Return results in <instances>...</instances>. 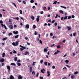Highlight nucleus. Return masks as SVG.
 Here are the masks:
<instances>
[{
  "label": "nucleus",
  "instance_id": "obj_37",
  "mask_svg": "<svg viewBox=\"0 0 79 79\" xmlns=\"http://www.w3.org/2000/svg\"><path fill=\"white\" fill-rule=\"evenodd\" d=\"M13 51H14L13 53H17V52L16 51H15V50H13Z\"/></svg>",
  "mask_w": 79,
  "mask_h": 79
},
{
  "label": "nucleus",
  "instance_id": "obj_51",
  "mask_svg": "<svg viewBox=\"0 0 79 79\" xmlns=\"http://www.w3.org/2000/svg\"><path fill=\"white\" fill-rule=\"evenodd\" d=\"M76 35V33H74L73 34V36H74V37H75Z\"/></svg>",
  "mask_w": 79,
  "mask_h": 79
},
{
  "label": "nucleus",
  "instance_id": "obj_6",
  "mask_svg": "<svg viewBox=\"0 0 79 79\" xmlns=\"http://www.w3.org/2000/svg\"><path fill=\"white\" fill-rule=\"evenodd\" d=\"M67 28L68 29V31H70V30H71V28L69 27H68V26H67Z\"/></svg>",
  "mask_w": 79,
  "mask_h": 79
},
{
  "label": "nucleus",
  "instance_id": "obj_3",
  "mask_svg": "<svg viewBox=\"0 0 79 79\" xmlns=\"http://www.w3.org/2000/svg\"><path fill=\"white\" fill-rule=\"evenodd\" d=\"M7 69H8V72H10V66L9 65H7Z\"/></svg>",
  "mask_w": 79,
  "mask_h": 79
},
{
  "label": "nucleus",
  "instance_id": "obj_35",
  "mask_svg": "<svg viewBox=\"0 0 79 79\" xmlns=\"http://www.w3.org/2000/svg\"><path fill=\"white\" fill-rule=\"evenodd\" d=\"M71 16H69L68 17V19H71Z\"/></svg>",
  "mask_w": 79,
  "mask_h": 79
},
{
  "label": "nucleus",
  "instance_id": "obj_61",
  "mask_svg": "<svg viewBox=\"0 0 79 79\" xmlns=\"http://www.w3.org/2000/svg\"><path fill=\"white\" fill-rule=\"evenodd\" d=\"M0 17H1V18H2V14L1 13H0Z\"/></svg>",
  "mask_w": 79,
  "mask_h": 79
},
{
  "label": "nucleus",
  "instance_id": "obj_62",
  "mask_svg": "<svg viewBox=\"0 0 79 79\" xmlns=\"http://www.w3.org/2000/svg\"><path fill=\"white\" fill-rule=\"evenodd\" d=\"M15 19H17V20H19V18L18 17H17L16 18H15Z\"/></svg>",
  "mask_w": 79,
  "mask_h": 79
},
{
  "label": "nucleus",
  "instance_id": "obj_27",
  "mask_svg": "<svg viewBox=\"0 0 79 79\" xmlns=\"http://www.w3.org/2000/svg\"><path fill=\"white\" fill-rule=\"evenodd\" d=\"M30 2L31 3H34V0H31L30 1Z\"/></svg>",
  "mask_w": 79,
  "mask_h": 79
},
{
  "label": "nucleus",
  "instance_id": "obj_14",
  "mask_svg": "<svg viewBox=\"0 0 79 79\" xmlns=\"http://www.w3.org/2000/svg\"><path fill=\"white\" fill-rule=\"evenodd\" d=\"M44 52H47L48 51V49L46 48H45L44 49Z\"/></svg>",
  "mask_w": 79,
  "mask_h": 79
},
{
  "label": "nucleus",
  "instance_id": "obj_13",
  "mask_svg": "<svg viewBox=\"0 0 79 79\" xmlns=\"http://www.w3.org/2000/svg\"><path fill=\"white\" fill-rule=\"evenodd\" d=\"M9 28L11 29H13V26H12L11 25H9Z\"/></svg>",
  "mask_w": 79,
  "mask_h": 79
},
{
  "label": "nucleus",
  "instance_id": "obj_32",
  "mask_svg": "<svg viewBox=\"0 0 79 79\" xmlns=\"http://www.w3.org/2000/svg\"><path fill=\"white\" fill-rule=\"evenodd\" d=\"M32 74H34V75H35V72L34 71H33L32 72Z\"/></svg>",
  "mask_w": 79,
  "mask_h": 79
},
{
  "label": "nucleus",
  "instance_id": "obj_18",
  "mask_svg": "<svg viewBox=\"0 0 79 79\" xmlns=\"http://www.w3.org/2000/svg\"><path fill=\"white\" fill-rule=\"evenodd\" d=\"M17 59H18V58L16 57H15L14 58V61H17Z\"/></svg>",
  "mask_w": 79,
  "mask_h": 79
},
{
  "label": "nucleus",
  "instance_id": "obj_5",
  "mask_svg": "<svg viewBox=\"0 0 79 79\" xmlns=\"http://www.w3.org/2000/svg\"><path fill=\"white\" fill-rule=\"evenodd\" d=\"M5 61V60H4V58H2V59L0 60V62L1 63H3Z\"/></svg>",
  "mask_w": 79,
  "mask_h": 79
},
{
  "label": "nucleus",
  "instance_id": "obj_52",
  "mask_svg": "<svg viewBox=\"0 0 79 79\" xmlns=\"http://www.w3.org/2000/svg\"><path fill=\"white\" fill-rule=\"evenodd\" d=\"M57 48H60V46L58 45L57 46Z\"/></svg>",
  "mask_w": 79,
  "mask_h": 79
},
{
  "label": "nucleus",
  "instance_id": "obj_57",
  "mask_svg": "<svg viewBox=\"0 0 79 79\" xmlns=\"http://www.w3.org/2000/svg\"><path fill=\"white\" fill-rule=\"evenodd\" d=\"M58 52H55L54 53V55H56V54H58Z\"/></svg>",
  "mask_w": 79,
  "mask_h": 79
},
{
  "label": "nucleus",
  "instance_id": "obj_8",
  "mask_svg": "<svg viewBox=\"0 0 79 79\" xmlns=\"http://www.w3.org/2000/svg\"><path fill=\"white\" fill-rule=\"evenodd\" d=\"M47 73L48 74L47 76L48 77H49V76H50V72L48 71L47 72Z\"/></svg>",
  "mask_w": 79,
  "mask_h": 79
},
{
  "label": "nucleus",
  "instance_id": "obj_21",
  "mask_svg": "<svg viewBox=\"0 0 79 79\" xmlns=\"http://www.w3.org/2000/svg\"><path fill=\"white\" fill-rule=\"evenodd\" d=\"M17 65L18 66H20L21 65V64L20 63H17Z\"/></svg>",
  "mask_w": 79,
  "mask_h": 79
},
{
  "label": "nucleus",
  "instance_id": "obj_25",
  "mask_svg": "<svg viewBox=\"0 0 79 79\" xmlns=\"http://www.w3.org/2000/svg\"><path fill=\"white\" fill-rule=\"evenodd\" d=\"M18 37H19V35H17L15 36V39H17L18 38Z\"/></svg>",
  "mask_w": 79,
  "mask_h": 79
},
{
  "label": "nucleus",
  "instance_id": "obj_30",
  "mask_svg": "<svg viewBox=\"0 0 79 79\" xmlns=\"http://www.w3.org/2000/svg\"><path fill=\"white\" fill-rule=\"evenodd\" d=\"M56 3H57V1H55L54 3H53V4H56Z\"/></svg>",
  "mask_w": 79,
  "mask_h": 79
},
{
  "label": "nucleus",
  "instance_id": "obj_23",
  "mask_svg": "<svg viewBox=\"0 0 79 79\" xmlns=\"http://www.w3.org/2000/svg\"><path fill=\"white\" fill-rule=\"evenodd\" d=\"M65 62L66 63V64H68L69 63V60H66Z\"/></svg>",
  "mask_w": 79,
  "mask_h": 79
},
{
  "label": "nucleus",
  "instance_id": "obj_42",
  "mask_svg": "<svg viewBox=\"0 0 79 79\" xmlns=\"http://www.w3.org/2000/svg\"><path fill=\"white\" fill-rule=\"evenodd\" d=\"M40 44H42V40H40Z\"/></svg>",
  "mask_w": 79,
  "mask_h": 79
},
{
  "label": "nucleus",
  "instance_id": "obj_55",
  "mask_svg": "<svg viewBox=\"0 0 79 79\" xmlns=\"http://www.w3.org/2000/svg\"><path fill=\"white\" fill-rule=\"evenodd\" d=\"M34 34H35V35H36L37 34V32L35 31V32Z\"/></svg>",
  "mask_w": 79,
  "mask_h": 79
},
{
  "label": "nucleus",
  "instance_id": "obj_60",
  "mask_svg": "<svg viewBox=\"0 0 79 79\" xmlns=\"http://www.w3.org/2000/svg\"><path fill=\"white\" fill-rule=\"evenodd\" d=\"M0 23L2 24V23H3V21H2V20L0 21Z\"/></svg>",
  "mask_w": 79,
  "mask_h": 79
},
{
  "label": "nucleus",
  "instance_id": "obj_31",
  "mask_svg": "<svg viewBox=\"0 0 79 79\" xmlns=\"http://www.w3.org/2000/svg\"><path fill=\"white\" fill-rule=\"evenodd\" d=\"M33 29H35V28H36V26H35V25H33Z\"/></svg>",
  "mask_w": 79,
  "mask_h": 79
},
{
  "label": "nucleus",
  "instance_id": "obj_34",
  "mask_svg": "<svg viewBox=\"0 0 79 79\" xmlns=\"http://www.w3.org/2000/svg\"><path fill=\"white\" fill-rule=\"evenodd\" d=\"M78 72H74V74H78Z\"/></svg>",
  "mask_w": 79,
  "mask_h": 79
},
{
  "label": "nucleus",
  "instance_id": "obj_24",
  "mask_svg": "<svg viewBox=\"0 0 79 79\" xmlns=\"http://www.w3.org/2000/svg\"><path fill=\"white\" fill-rule=\"evenodd\" d=\"M75 78V77L74 76L72 75L71 76V79H74Z\"/></svg>",
  "mask_w": 79,
  "mask_h": 79
},
{
  "label": "nucleus",
  "instance_id": "obj_54",
  "mask_svg": "<svg viewBox=\"0 0 79 79\" xmlns=\"http://www.w3.org/2000/svg\"><path fill=\"white\" fill-rule=\"evenodd\" d=\"M39 76V73H38L36 74V77H38Z\"/></svg>",
  "mask_w": 79,
  "mask_h": 79
},
{
  "label": "nucleus",
  "instance_id": "obj_45",
  "mask_svg": "<svg viewBox=\"0 0 79 79\" xmlns=\"http://www.w3.org/2000/svg\"><path fill=\"white\" fill-rule=\"evenodd\" d=\"M41 73H43H43H44V71H43V69H41Z\"/></svg>",
  "mask_w": 79,
  "mask_h": 79
},
{
  "label": "nucleus",
  "instance_id": "obj_28",
  "mask_svg": "<svg viewBox=\"0 0 79 79\" xmlns=\"http://www.w3.org/2000/svg\"><path fill=\"white\" fill-rule=\"evenodd\" d=\"M31 18L33 20H34L35 19H34V17L33 16H32V17H31Z\"/></svg>",
  "mask_w": 79,
  "mask_h": 79
},
{
  "label": "nucleus",
  "instance_id": "obj_48",
  "mask_svg": "<svg viewBox=\"0 0 79 79\" xmlns=\"http://www.w3.org/2000/svg\"><path fill=\"white\" fill-rule=\"evenodd\" d=\"M1 26H2V27H4V25H3V24L2 23H1Z\"/></svg>",
  "mask_w": 79,
  "mask_h": 79
},
{
  "label": "nucleus",
  "instance_id": "obj_11",
  "mask_svg": "<svg viewBox=\"0 0 79 79\" xmlns=\"http://www.w3.org/2000/svg\"><path fill=\"white\" fill-rule=\"evenodd\" d=\"M10 79H14V77L12 75H10Z\"/></svg>",
  "mask_w": 79,
  "mask_h": 79
},
{
  "label": "nucleus",
  "instance_id": "obj_64",
  "mask_svg": "<svg viewBox=\"0 0 79 79\" xmlns=\"http://www.w3.org/2000/svg\"><path fill=\"white\" fill-rule=\"evenodd\" d=\"M40 79H43V77H40Z\"/></svg>",
  "mask_w": 79,
  "mask_h": 79
},
{
  "label": "nucleus",
  "instance_id": "obj_63",
  "mask_svg": "<svg viewBox=\"0 0 79 79\" xmlns=\"http://www.w3.org/2000/svg\"><path fill=\"white\" fill-rule=\"evenodd\" d=\"M67 79V78H66V77H64L62 78V79Z\"/></svg>",
  "mask_w": 79,
  "mask_h": 79
},
{
  "label": "nucleus",
  "instance_id": "obj_10",
  "mask_svg": "<svg viewBox=\"0 0 79 79\" xmlns=\"http://www.w3.org/2000/svg\"><path fill=\"white\" fill-rule=\"evenodd\" d=\"M30 71L31 73H32V67H30Z\"/></svg>",
  "mask_w": 79,
  "mask_h": 79
},
{
  "label": "nucleus",
  "instance_id": "obj_41",
  "mask_svg": "<svg viewBox=\"0 0 79 79\" xmlns=\"http://www.w3.org/2000/svg\"><path fill=\"white\" fill-rule=\"evenodd\" d=\"M40 63H41V64H42V63H43V60H40Z\"/></svg>",
  "mask_w": 79,
  "mask_h": 79
},
{
  "label": "nucleus",
  "instance_id": "obj_9",
  "mask_svg": "<svg viewBox=\"0 0 79 79\" xmlns=\"http://www.w3.org/2000/svg\"><path fill=\"white\" fill-rule=\"evenodd\" d=\"M25 27L26 28H27V29H29V25L27 24L26 26Z\"/></svg>",
  "mask_w": 79,
  "mask_h": 79
},
{
  "label": "nucleus",
  "instance_id": "obj_56",
  "mask_svg": "<svg viewBox=\"0 0 79 79\" xmlns=\"http://www.w3.org/2000/svg\"><path fill=\"white\" fill-rule=\"evenodd\" d=\"M55 23V20H54L53 21H52V23Z\"/></svg>",
  "mask_w": 79,
  "mask_h": 79
},
{
  "label": "nucleus",
  "instance_id": "obj_43",
  "mask_svg": "<svg viewBox=\"0 0 79 79\" xmlns=\"http://www.w3.org/2000/svg\"><path fill=\"white\" fill-rule=\"evenodd\" d=\"M11 35H13V34L11 33H9L8 35H9L10 36Z\"/></svg>",
  "mask_w": 79,
  "mask_h": 79
},
{
  "label": "nucleus",
  "instance_id": "obj_50",
  "mask_svg": "<svg viewBox=\"0 0 79 79\" xmlns=\"http://www.w3.org/2000/svg\"><path fill=\"white\" fill-rule=\"evenodd\" d=\"M66 66H67L69 68H70V66L68 65H66Z\"/></svg>",
  "mask_w": 79,
  "mask_h": 79
},
{
  "label": "nucleus",
  "instance_id": "obj_26",
  "mask_svg": "<svg viewBox=\"0 0 79 79\" xmlns=\"http://www.w3.org/2000/svg\"><path fill=\"white\" fill-rule=\"evenodd\" d=\"M48 63V62H45L44 63V65H45V66H47V65Z\"/></svg>",
  "mask_w": 79,
  "mask_h": 79
},
{
  "label": "nucleus",
  "instance_id": "obj_40",
  "mask_svg": "<svg viewBox=\"0 0 79 79\" xmlns=\"http://www.w3.org/2000/svg\"><path fill=\"white\" fill-rule=\"evenodd\" d=\"M58 14H56L55 17V18L56 19V18H57V17H58Z\"/></svg>",
  "mask_w": 79,
  "mask_h": 79
},
{
  "label": "nucleus",
  "instance_id": "obj_29",
  "mask_svg": "<svg viewBox=\"0 0 79 79\" xmlns=\"http://www.w3.org/2000/svg\"><path fill=\"white\" fill-rule=\"evenodd\" d=\"M20 14H21V15H22V14H23V11H22L21 10H20Z\"/></svg>",
  "mask_w": 79,
  "mask_h": 79
},
{
  "label": "nucleus",
  "instance_id": "obj_59",
  "mask_svg": "<svg viewBox=\"0 0 79 79\" xmlns=\"http://www.w3.org/2000/svg\"><path fill=\"white\" fill-rule=\"evenodd\" d=\"M43 10H46V7H44L43 8Z\"/></svg>",
  "mask_w": 79,
  "mask_h": 79
},
{
  "label": "nucleus",
  "instance_id": "obj_4",
  "mask_svg": "<svg viewBox=\"0 0 79 79\" xmlns=\"http://www.w3.org/2000/svg\"><path fill=\"white\" fill-rule=\"evenodd\" d=\"M13 33L14 34H15L16 35H17V34H18V33H19V32H18V31H14Z\"/></svg>",
  "mask_w": 79,
  "mask_h": 79
},
{
  "label": "nucleus",
  "instance_id": "obj_39",
  "mask_svg": "<svg viewBox=\"0 0 79 79\" xmlns=\"http://www.w3.org/2000/svg\"><path fill=\"white\" fill-rule=\"evenodd\" d=\"M36 63V62H34L33 63V64H32V65L33 66H34V65H35V64Z\"/></svg>",
  "mask_w": 79,
  "mask_h": 79
},
{
  "label": "nucleus",
  "instance_id": "obj_44",
  "mask_svg": "<svg viewBox=\"0 0 79 79\" xmlns=\"http://www.w3.org/2000/svg\"><path fill=\"white\" fill-rule=\"evenodd\" d=\"M62 42H63V43H65V42H66V40H63L62 41Z\"/></svg>",
  "mask_w": 79,
  "mask_h": 79
},
{
  "label": "nucleus",
  "instance_id": "obj_38",
  "mask_svg": "<svg viewBox=\"0 0 79 79\" xmlns=\"http://www.w3.org/2000/svg\"><path fill=\"white\" fill-rule=\"evenodd\" d=\"M55 26L56 27V26H57V23L56 22L54 23Z\"/></svg>",
  "mask_w": 79,
  "mask_h": 79
},
{
  "label": "nucleus",
  "instance_id": "obj_36",
  "mask_svg": "<svg viewBox=\"0 0 79 79\" xmlns=\"http://www.w3.org/2000/svg\"><path fill=\"white\" fill-rule=\"evenodd\" d=\"M20 49L21 50V51L22 52V51H23V50H24V49L22 48H20Z\"/></svg>",
  "mask_w": 79,
  "mask_h": 79
},
{
  "label": "nucleus",
  "instance_id": "obj_12",
  "mask_svg": "<svg viewBox=\"0 0 79 79\" xmlns=\"http://www.w3.org/2000/svg\"><path fill=\"white\" fill-rule=\"evenodd\" d=\"M10 65L12 66H16V64H15L14 63H12L10 64Z\"/></svg>",
  "mask_w": 79,
  "mask_h": 79
},
{
  "label": "nucleus",
  "instance_id": "obj_47",
  "mask_svg": "<svg viewBox=\"0 0 79 79\" xmlns=\"http://www.w3.org/2000/svg\"><path fill=\"white\" fill-rule=\"evenodd\" d=\"M72 18H75V16H74V15H72Z\"/></svg>",
  "mask_w": 79,
  "mask_h": 79
},
{
  "label": "nucleus",
  "instance_id": "obj_53",
  "mask_svg": "<svg viewBox=\"0 0 79 79\" xmlns=\"http://www.w3.org/2000/svg\"><path fill=\"white\" fill-rule=\"evenodd\" d=\"M50 36H53V33H51L50 34Z\"/></svg>",
  "mask_w": 79,
  "mask_h": 79
},
{
  "label": "nucleus",
  "instance_id": "obj_20",
  "mask_svg": "<svg viewBox=\"0 0 79 79\" xmlns=\"http://www.w3.org/2000/svg\"><path fill=\"white\" fill-rule=\"evenodd\" d=\"M68 19V16H66L64 18V19L65 20V19Z\"/></svg>",
  "mask_w": 79,
  "mask_h": 79
},
{
  "label": "nucleus",
  "instance_id": "obj_7",
  "mask_svg": "<svg viewBox=\"0 0 79 79\" xmlns=\"http://www.w3.org/2000/svg\"><path fill=\"white\" fill-rule=\"evenodd\" d=\"M23 79V77L21 76V75H19L18 77V79Z\"/></svg>",
  "mask_w": 79,
  "mask_h": 79
},
{
  "label": "nucleus",
  "instance_id": "obj_58",
  "mask_svg": "<svg viewBox=\"0 0 79 79\" xmlns=\"http://www.w3.org/2000/svg\"><path fill=\"white\" fill-rule=\"evenodd\" d=\"M4 64H4V63H2V66H3L4 65Z\"/></svg>",
  "mask_w": 79,
  "mask_h": 79
},
{
  "label": "nucleus",
  "instance_id": "obj_19",
  "mask_svg": "<svg viewBox=\"0 0 79 79\" xmlns=\"http://www.w3.org/2000/svg\"><path fill=\"white\" fill-rule=\"evenodd\" d=\"M2 58H4V57H5V53H3L2 54Z\"/></svg>",
  "mask_w": 79,
  "mask_h": 79
},
{
  "label": "nucleus",
  "instance_id": "obj_17",
  "mask_svg": "<svg viewBox=\"0 0 79 79\" xmlns=\"http://www.w3.org/2000/svg\"><path fill=\"white\" fill-rule=\"evenodd\" d=\"M6 39H7V37H6L5 38H3L2 39V40H3V41H4L5 40H6Z\"/></svg>",
  "mask_w": 79,
  "mask_h": 79
},
{
  "label": "nucleus",
  "instance_id": "obj_33",
  "mask_svg": "<svg viewBox=\"0 0 79 79\" xmlns=\"http://www.w3.org/2000/svg\"><path fill=\"white\" fill-rule=\"evenodd\" d=\"M12 4L15 6V7H16V5L13 2Z\"/></svg>",
  "mask_w": 79,
  "mask_h": 79
},
{
  "label": "nucleus",
  "instance_id": "obj_49",
  "mask_svg": "<svg viewBox=\"0 0 79 79\" xmlns=\"http://www.w3.org/2000/svg\"><path fill=\"white\" fill-rule=\"evenodd\" d=\"M4 28L5 29H7V28H6V26L5 25H4Z\"/></svg>",
  "mask_w": 79,
  "mask_h": 79
},
{
  "label": "nucleus",
  "instance_id": "obj_15",
  "mask_svg": "<svg viewBox=\"0 0 79 79\" xmlns=\"http://www.w3.org/2000/svg\"><path fill=\"white\" fill-rule=\"evenodd\" d=\"M19 46L20 47H21V48H23V49H26V47H25L23 46H21V45H20Z\"/></svg>",
  "mask_w": 79,
  "mask_h": 79
},
{
  "label": "nucleus",
  "instance_id": "obj_22",
  "mask_svg": "<svg viewBox=\"0 0 79 79\" xmlns=\"http://www.w3.org/2000/svg\"><path fill=\"white\" fill-rule=\"evenodd\" d=\"M27 54H29V52H28L27 51H26L25 53V55H27Z\"/></svg>",
  "mask_w": 79,
  "mask_h": 79
},
{
  "label": "nucleus",
  "instance_id": "obj_16",
  "mask_svg": "<svg viewBox=\"0 0 79 79\" xmlns=\"http://www.w3.org/2000/svg\"><path fill=\"white\" fill-rule=\"evenodd\" d=\"M59 12H60V13L61 14H63V15H64V12H63V11L62 10H60L59 11Z\"/></svg>",
  "mask_w": 79,
  "mask_h": 79
},
{
  "label": "nucleus",
  "instance_id": "obj_46",
  "mask_svg": "<svg viewBox=\"0 0 79 79\" xmlns=\"http://www.w3.org/2000/svg\"><path fill=\"white\" fill-rule=\"evenodd\" d=\"M23 3H24V4H26V2L24 1H23Z\"/></svg>",
  "mask_w": 79,
  "mask_h": 79
},
{
  "label": "nucleus",
  "instance_id": "obj_2",
  "mask_svg": "<svg viewBox=\"0 0 79 79\" xmlns=\"http://www.w3.org/2000/svg\"><path fill=\"white\" fill-rule=\"evenodd\" d=\"M40 18V16L39 15H38V16H37V18H36V21L37 22H39Z\"/></svg>",
  "mask_w": 79,
  "mask_h": 79
},
{
  "label": "nucleus",
  "instance_id": "obj_1",
  "mask_svg": "<svg viewBox=\"0 0 79 79\" xmlns=\"http://www.w3.org/2000/svg\"><path fill=\"white\" fill-rule=\"evenodd\" d=\"M18 42H19V41H17L15 43L14 42L12 43V44L14 46H17L18 45Z\"/></svg>",
  "mask_w": 79,
  "mask_h": 79
}]
</instances>
